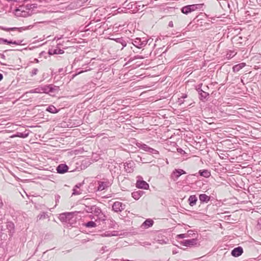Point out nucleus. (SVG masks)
Instances as JSON below:
<instances>
[{"label": "nucleus", "mask_w": 261, "mask_h": 261, "mask_svg": "<svg viewBox=\"0 0 261 261\" xmlns=\"http://www.w3.org/2000/svg\"><path fill=\"white\" fill-rule=\"evenodd\" d=\"M35 8L36 4H23L16 7L14 14L17 17H28L32 14L33 10Z\"/></svg>", "instance_id": "nucleus-1"}, {"label": "nucleus", "mask_w": 261, "mask_h": 261, "mask_svg": "<svg viewBox=\"0 0 261 261\" xmlns=\"http://www.w3.org/2000/svg\"><path fill=\"white\" fill-rule=\"evenodd\" d=\"M203 6V4H193L187 5L183 7L181 9V12L185 14H188L192 12L195 11L197 10L200 9Z\"/></svg>", "instance_id": "nucleus-2"}, {"label": "nucleus", "mask_w": 261, "mask_h": 261, "mask_svg": "<svg viewBox=\"0 0 261 261\" xmlns=\"http://www.w3.org/2000/svg\"><path fill=\"white\" fill-rule=\"evenodd\" d=\"M149 41V39H147L145 38H137L134 40H132V43L136 48L141 49L144 47L147 44Z\"/></svg>", "instance_id": "nucleus-3"}, {"label": "nucleus", "mask_w": 261, "mask_h": 261, "mask_svg": "<svg viewBox=\"0 0 261 261\" xmlns=\"http://www.w3.org/2000/svg\"><path fill=\"white\" fill-rule=\"evenodd\" d=\"M125 205L122 203L116 201L112 205V210L115 212H120L125 208Z\"/></svg>", "instance_id": "nucleus-4"}, {"label": "nucleus", "mask_w": 261, "mask_h": 261, "mask_svg": "<svg viewBox=\"0 0 261 261\" xmlns=\"http://www.w3.org/2000/svg\"><path fill=\"white\" fill-rule=\"evenodd\" d=\"M180 244L185 246L192 247L197 245V239L196 238H194L192 239L185 240L181 241Z\"/></svg>", "instance_id": "nucleus-5"}, {"label": "nucleus", "mask_w": 261, "mask_h": 261, "mask_svg": "<svg viewBox=\"0 0 261 261\" xmlns=\"http://www.w3.org/2000/svg\"><path fill=\"white\" fill-rule=\"evenodd\" d=\"M30 28H32L31 25H29L27 27H20V28H5L4 27L0 26V29L5 31L9 32L10 31H16L18 30L19 32H21L22 31L26 30L27 29H29Z\"/></svg>", "instance_id": "nucleus-6"}, {"label": "nucleus", "mask_w": 261, "mask_h": 261, "mask_svg": "<svg viewBox=\"0 0 261 261\" xmlns=\"http://www.w3.org/2000/svg\"><path fill=\"white\" fill-rule=\"evenodd\" d=\"M5 227H6L7 232L9 236L11 237L15 232V226L13 222H8L6 223Z\"/></svg>", "instance_id": "nucleus-7"}, {"label": "nucleus", "mask_w": 261, "mask_h": 261, "mask_svg": "<svg viewBox=\"0 0 261 261\" xmlns=\"http://www.w3.org/2000/svg\"><path fill=\"white\" fill-rule=\"evenodd\" d=\"M202 84L199 86L197 89V91L199 95V98L201 100H204L205 99H207L209 97V93L204 91L202 89H201V87Z\"/></svg>", "instance_id": "nucleus-8"}, {"label": "nucleus", "mask_w": 261, "mask_h": 261, "mask_svg": "<svg viewBox=\"0 0 261 261\" xmlns=\"http://www.w3.org/2000/svg\"><path fill=\"white\" fill-rule=\"evenodd\" d=\"M136 187L139 189L147 190L149 189V185L144 180L138 179L136 184Z\"/></svg>", "instance_id": "nucleus-9"}, {"label": "nucleus", "mask_w": 261, "mask_h": 261, "mask_svg": "<svg viewBox=\"0 0 261 261\" xmlns=\"http://www.w3.org/2000/svg\"><path fill=\"white\" fill-rule=\"evenodd\" d=\"M68 169V166L65 164H61L56 168L57 173L60 174H64L67 172Z\"/></svg>", "instance_id": "nucleus-10"}, {"label": "nucleus", "mask_w": 261, "mask_h": 261, "mask_svg": "<svg viewBox=\"0 0 261 261\" xmlns=\"http://www.w3.org/2000/svg\"><path fill=\"white\" fill-rule=\"evenodd\" d=\"M243 253V249L242 247L239 246L234 248L231 250V254L234 257H239Z\"/></svg>", "instance_id": "nucleus-11"}, {"label": "nucleus", "mask_w": 261, "mask_h": 261, "mask_svg": "<svg viewBox=\"0 0 261 261\" xmlns=\"http://www.w3.org/2000/svg\"><path fill=\"white\" fill-rule=\"evenodd\" d=\"M186 172L182 169H175L172 174V176L174 180H176L182 174H186Z\"/></svg>", "instance_id": "nucleus-12"}, {"label": "nucleus", "mask_w": 261, "mask_h": 261, "mask_svg": "<svg viewBox=\"0 0 261 261\" xmlns=\"http://www.w3.org/2000/svg\"><path fill=\"white\" fill-rule=\"evenodd\" d=\"M124 168L127 173H131L134 170V163L133 161H129L124 164Z\"/></svg>", "instance_id": "nucleus-13"}, {"label": "nucleus", "mask_w": 261, "mask_h": 261, "mask_svg": "<svg viewBox=\"0 0 261 261\" xmlns=\"http://www.w3.org/2000/svg\"><path fill=\"white\" fill-rule=\"evenodd\" d=\"M98 186L97 187V190L99 191H101L103 190H105L107 188L109 187L111 185V184L109 181H99L98 182Z\"/></svg>", "instance_id": "nucleus-14"}, {"label": "nucleus", "mask_w": 261, "mask_h": 261, "mask_svg": "<svg viewBox=\"0 0 261 261\" xmlns=\"http://www.w3.org/2000/svg\"><path fill=\"white\" fill-rule=\"evenodd\" d=\"M71 215L70 213H65L61 214L59 215V218L62 222H67L70 219V217Z\"/></svg>", "instance_id": "nucleus-15"}, {"label": "nucleus", "mask_w": 261, "mask_h": 261, "mask_svg": "<svg viewBox=\"0 0 261 261\" xmlns=\"http://www.w3.org/2000/svg\"><path fill=\"white\" fill-rule=\"evenodd\" d=\"M126 3L123 4V5H125L126 8L128 9H133V11H138L140 10L139 8H138V5L137 3H130L127 5H125Z\"/></svg>", "instance_id": "nucleus-16"}, {"label": "nucleus", "mask_w": 261, "mask_h": 261, "mask_svg": "<svg viewBox=\"0 0 261 261\" xmlns=\"http://www.w3.org/2000/svg\"><path fill=\"white\" fill-rule=\"evenodd\" d=\"M89 210H90V213H93L96 216L102 213L101 209L99 207H98L95 205L92 206L90 208Z\"/></svg>", "instance_id": "nucleus-17"}, {"label": "nucleus", "mask_w": 261, "mask_h": 261, "mask_svg": "<svg viewBox=\"0 0 261 261\" xmlns=\"http://www.w3.org/2000/svg\"><path fill=\"white\" fill-rule=\"evenodd\" d=\"M96 217V219H95V222H96V223H98L99 224H100V222H102L103 224L105 223V221L107 219V216L103 213L97 215Z\"/></svg>", "instance_id": "nucleus-18"}, {"label": "nucleus", "mask_w": 261, "mask_h": 261, "mask_svg": "<svg viewBox=\"0 0 261 261\" xmlns=\"http://www.w3.org/2000/svg\"><path fill=\"white\" fill-rule=\"evenodd\" d=\"M64 53L63 49L60 48H51L48 50V54L50 55H57V54H63Z\"/></svg>", "instance_id": "nucleus-19"}, {"label": "nucleus", "mask_w": 261, "mask_h": 261, "mask_svg": "<svg viewBox=\"0 0 261 261\" xmlns=\"http://www.w3.org/2000/svg\"><path fill=\"white\" fill-rule=\"evenodd\" d=\"M153 224V221L150 219H146L141 225V227L143 228H148L152 226Z\"/></svg>", "instance_id": "nucleus-20"}, {"label": "nucleus", "mask_w": 261, "mask_h": 261, "mask_svg": "<svg viewBox=\"0 0 261 261\" xmlns=\"http://www.w3.org/2000/svg\"><path fill=\"white\" fill-rule=\"evenodd\" d=\"M199 198L201 203H207L211 199L210 197L205 194H200Z\"/></svg>", "instance_id": "nucleus-21"}, {"label": "nucleus", "mask_w": 261, "mask_h": 261, "mask_svg": "<svg viewBox=\"0 0 261 261\" xmlns=\"http://www.w3.org/2000/svg\"><path fill=\"white\" fill-rule=\"evenodd\" d=\"M114 40L118 44H120L121 45L122 47L121 49L122 50L124 47H125L127 45V42L125 41V40L122 38H118L116 39H114Z\"/></svg>", "instance_id": "nucleus-22"}, {"label": "nucleus", "mask_w": 261, "mask_h": 261, "mask_svg": "<svg viewBox=\"0 0 261 261\" xmlns=\"http://www.w3.org/2000/svg\"><path fill=\"white\" fill-rule=\"evenodd\" d=\"M144 193L143 191H134L132 193V197L136 200L139 199Z\"/></svg>", "instance_id": "nucleus-23"}, {"label": "nucleus", "mask_w": 261, "mask_h": 261, "mask_svg": "<svg viewBox=\"0 0 261 261\" xmlns=\"http://www.w3.org/2000/svg\"><path fill=\"white\" fill-rule=\"evenodd\" d=\"M198 173L201 176L205 178L209 177L211 175L210 171L207 169L200 170Z\"/></svg>", "instance_id": "nucleus-24"}, {"label": "nucleus", "mask_w": 261, "mask_h": 261, "mask_svg": "<svg viewBox=\"0 0 261 261\" xmlns=\"http://www.w3.org/2000/svg\"><path fill=\"white\" fill-rule=\"evenodd\" d=\"M188 201L189 204L193 206L196 204L197 201V198L195 195H191L188 199Z\"/></svg>", "instance_id": "nucleus-25"}, {"label": "nucleus", "mask_w": 261, "mask_h": 261, "mask_svg": "<svg viewBox=\"0 0 261 261\" xmlns=\"http://www.w3.org/2000/svg\"><path fill=\"white\" fill-rule=\"evenodd\" d=\"M23 40H17V41H12V40H8L6 39L3 38V43H7L8 44H15V45H20L22 42Z\"/></svg>", "instance_id": "nucleus-26"}, {"label": "nucleus", "mask_w": 261, "mask_h": 261, "mask_svg": "<svg viewBox=\"0 0 261 261\" xmlns=\"http://www.w3.org/2000/svg\"><path fill=\"white\" fill-rule=\"evenodd\" d=\"M246 64L245 63H241L234 65L233 67V71L235 72L239 71L241 69L245 67Z\"/></svg>", "instance_id": "nucleus-27"}, {"label": "nucleus", "mask_w": 261, "mask_h": 261, "mask_svg": "<svg viewBox=\"0 0 261 261\" xmlns=\"http://www.w3.org/2000/svg\"><path fill=\"white\" fill-rule=\"evenodd\" d=\"M46 111L53 114L57 113L59 110L54 106H49L47 109Z\"/></svg>", "instance_id": "nucleus-28"}, {"label": "nucleus", "mask_w": 261, "mask_h": 261, "mask_svg": "<svg viewBox=\"0 0 261 261\" xmlns=\"http://www.w3.org/2000/svg\"><path fill=\"white\" fill-rule=\"evenodd\" d=\"M59 90V87L53 85H49V93H55L58 92Z\"/></svg>", "instance_id": "nucleus-29"}, {"label": "nucleus", "mask_w": 261, "mask_h": 261, "mask_svg": "<svg viewBox=\"0 0 261 261\" xmlns=\"http://www.w3.org/2000/svg\"><path fill=\"white\" fill-rule=\"evenodd\" d=\"M85 226L87 227L92 228L97 226L96 222L90 221L85 224Z\"/></svg>", "instance_id": "nucleus-30"}, {"label": "nucleus", "mask_w": 261, "mask_h": 261, "mask_svg": "<svg viewBox=\"0 0 261 261\" xmlns=\"http://www.w3.org/2000/svg\"><path fill=\"white\" fill-rule=\"evenodd\" d=\"M48 218V216L47 214V213L42 212L40 213L38 216H37V221L45 219L46 218Z\"/></svg>", "instance_id": "nucleus-31"}, {"label": "nucleus", "mask_w": 261, "mask_h": 261, "mask_svg": "<svg viewBox=\"0 0 261 261\" xmlns=\"http://www.w3.org/2000/svg\"><path fill=\"white\" fill-rule=\"evenodd\" d=\"M29 135V131L26 130L23 133H17V136L18 137L25 138H27Z\"/></svg>", "instance_id": "nucleus-32"}, {"label": "nucleus", "mask_w": 261, "mask_h": 261, "mask_svg": "<svg viewBox=\"0 0 261 261\" xmlns=\"http://www.w3.org/2000/svg\"><path fill=\"white\" fill-rule=\"evenodd\" d=\"M42 87V93H49V85H45Z\"/></svg>", "instance_id": "nucleus-33"}, {"label": "nucleus", "mask_w": 261, "mask_h": 261, "mask_svg": "<svg viewBox=\"0 0 261 261\" xmlns=\"http://www.w3.org/2000/svg\"><path fill=\"white\" fill-rule=\"evenodd\" d=\"M7 230H6V227L2 225H0V234L2 237L3 234H7Z\"/></svg>", "instance_id": "nucleus-34"}, {"label": "nucleus", "mask_w": 261, "mask_h": 261, "mask_svg": "<svg viewBox=\"0 0 261 261\" xmlns=\"http://www.w3.org/2000/svg\"><path fill=\"white\" fill-rule=\"evenodd\" d=\"M116 236V234L115 233V231H113L112 232H110L109 231H107L105 232L103 234H102V236L104 237H111V236Z\"/></svg>", "instance_id": "nucleus-35"}, {"label": "nucleus", "mask_w": 261, "mask_h": 261, "mask_svg": "<svg viewBox=\"0 0 261 261\" xmlns=\"http://www.w3.org/2000/svg\"><path fill=\"white\" fill-rule=\"evenodd\" d=\"M30 93H42V87L35 88L34 90H32L30 92Z\"/></svg>", "instance_id": "nucleus-36"}, {"label": "nucleus", "mask_w": 261, "mask_h": 261, "mask_svg": "<svg viewBox=\"0 0 261 261\" xmlns=\"http://www.w3.org/2000/svg\"><path fill=\"white\" fill-rule=\"evenodd\" d=\"M195 231L193 230H189L187 231V233H186L187 235V237H191V236H195L197 235L196 233L194 232Z\"/></svg>", "instance_id": "nucleus-37"}, {"label": "nucleus", "mask_w": 261, "mask_h": 261, "mask_svg": "<svg viewBox=\"0 0 261 261\" xmlns=\"http://www.w3.org/2000/svg\"><path fill=\"white\" fill-rule=\"evenodd\" d=\"M81 193H82L81 190H80V189L77 190V189H76H76L73 188L72 195H80Z\"/></svg>", "instance_id": "nucleus-38"}, {"label": "nucleus", "mask_w": 261, "mask_h": 261, "mask_svg": "<svg viewBox=\"0 0 261 261\" xmlns=\"http://www.w3.org/2000/svg\"><path fill=\"white\" fill-rule=\"evenodd\" d=\"M150 147L146 144H142L140 146V148L144 150V151H147L149 149Z\"/></svg>", "instance_id": "nucleus-39"}, {"label": "nucleus", "mask_w": 261, "mask_h": 261, "mask_svg": "<svg viewBox=\"0 0 261 261\" xmlns=\"http://www.w3.org/2000/svg\"><path fill=\"white\" fill-rule=\"evenodd\" d=\"M38 72V70L37 68H33L31 72V76H33L34 75L37 74Z\"/></svg>", "instance_id": "nucleus-40"}, {"label": "nucleus", "mask_w": 261, "mask_h": 261, "mask_svg": "<svg viewBox=\"0 0 261 261\" xmlns=\"http://www.w3.org/2000/svg\"><path fill=\"white\" fill-rule=\"evenodd\" d=\"M147 152L152 153V154H158V151L154 149H153L152 148H149V149L148 150Z\"/></svg>", "instance_id": "nucleus-41"}, {"label": "nucleus", "mask_w": 261, "mask_h": 261, "mask_svg": "<svg viewBox=\"0 0 261 261\" xmlns=\"http://www.w3.org/2000/svg\"><path fill=\"white\" fill-rule=\"evenodd\" d=\"M185 238H188L186 233L179 234L176 236L177 239H183Z\"/></svg>", "instance_id": "nucleus-42"}, {"label": "nucleus", "mask_w": 261, "mask_h": 261, "mask_svg": "<svg viewBox=\"0 0 261 261\" xmlns=\"http://www.w3.org/2000/svg\"><path fill=\"white\" fill-rule=\"evenodd\" d=\"M177 151L178 152L180 153L181 154H184L186 153L185 151L181 148H177Z\"/></svg>", "instance_id": "nucleus-43"}, {"label": "nucleus", "mask_w": 261, "mask_h": 261, "mask_svg": "<svg viewBox=\"0 0 261 261\" xmlns=\"http://www.w3.org/2000/svg\"><path fill=\"white\" fill-rule=\"evenodd\" d=\"M178 102L179 104L180 105L184 103V99H182V98H181L180 97V98H178Z\"/></svg>", "instance_id": "nucleus-44"}, {"label": "nucleus", "mask_w": 261, "mask_h": 261, "mask_svg": "<svg viewBox=\"0 0 261 261\" xmlns=\"http://www.w3.org/2000/svg\"><path fill=\"white\" fill-rule=\"evenodd\" d=\"M143 58H144V57L143 56H140V55L136 56L134 57L135 59H143Z\"/></svg>", "instance_id": "nucleus-45"}, {"label": "nucleus", "mask_w": 261, "mask_h": 261, "mask_svg": "<svg viewBox=\"0 0 261 261\" xmlns=\"http://www.w3.org/2000/svg\"><path fill=\"white\" fill-rule=\"evenodd\" d=\"M82 184L81 183H79V184H76V185L75 186V187H74V188H75V189H76H76H80V187L82 186Z\"/></svg>", "instance_id": "nucleus-46"}, {"label": "nucleus", "mask_w": 261, "mask_h": 261, "mask_svg": "<svg viewBox=\"0 0 261 261\" xmlns=\"http://www.w3.org/2000/svg\"><path fill=\"white\" fill-rule=\"evenodd\" d=\"M55 198H56V201L57 203V202L59 201L60 196L59 195H56Z\"/></svg>", "instance_id": "nucleus-47"}, {"label": "nucleus", "mask_w": 261, "mask_h": 261, "mask_svg": "<svg viewBox=\"0 0 261 261\" xmlns=\"http://www.w3.org/2000/svg\"><path fill=\"white\" fill-rule=\"evenodd\" d=\"M169 26L170 27H173V23L172 21H170L169 23Z\"/></svg>", "instance_id": "nucleus-48"}, {"label": "nucleus", "mask_w": 261, "mask_h": 261, "mask_svg": "<svg viewBox=\"0 0 261 261\" xmlns=\"http://www.w3.org/2000/svg\"><path fill=\"white\" fill-rule=\"evenodd\" d=\"M258 225L260 226V227L261 228V219H258Z\"/></svg>", "instance_id": "nucleus-49"}, {"label": "nucleus", "mask_w": 261, "mask_h": 261, "mask_svg": "<svg viewBox=\"0 0 261 261\" xmlns=\"http://www.w3.org/2000/svg\"><path fill=\"white\" fill-rule=\"evenodd\" d=\"M1 57L4 60H5L6 58V57L4 54H1Z\"/></svg>", "instance_id": "nucleus-50"}, {"label": "nucleus", "mask_w": 261, "mask_h": 261, "mask_svg": "<svg viewBox=\"0 0 261 261\" xmlns=\"http://www.w3.org/2000/svg\"><path fill=\"white\" fill-rule=\"evenodd\" d=\"M187 97V94H183L182 96H181V98H182V99H184V98H186Z\"/></svg>", "instance_id": "nucleus-51"}, {"label": "nucleus", "mask_w": 261, "mask_h": 261, "mask_svg": "<svg viewBox=\"0 0 261 261\" xmlns=\"http://www.w3.org/2000/svg\"><path fill=\"white\" fill-rule=\"evenodd\" d=\"M3 79V75L2 73H0V81H1Z\"/></svg>", "instance_id": "nucleus-52"}, {"label": "nucleus", "mask_w": 261, "mask_h": 261, "mask_svg": "<svg viewBox=\"0 0 261 261\" xmlns=\"http://www.w3.org/2000/svg\"><path fill=\"white\" fill-rule=\"evenodd\" d=\"M4 44L3 43V38H0V44Z\"/></svg>", "instance_id": "nucleus-53"}, {"label": "nucleus", "mask_w": 261, "mask_h": 261, "mask_svg": "<svg viewBox=\"0 0 261 261\" xmlns=\"http://www.w3.org/2000/svg\"><path fill=\"white\" fill-rule=\"evenodd\" d=\"M62 1L60 3V4H65L66 2H64V1L65 0H61Z\"/></svg>", "instance_id": "nucleus-54"}, {"label": "nucleus", "mask_w": 261, "mask_h": 261, "mask_svg": "<svg viewBox=\"0 0 261 261\" xmlns=\"http://www.w3.org/2000/svg\"><path fill=\"white\" fill-rule=\"evenodd\" d=\"M34 61L36 62V63H39V60L37 59H34Z\"/></svg>", "instance_id": "nucleus-55"}, {"label": "nucleus", "mask_w": 261, "mask_h": 261, "mask_svg": "<svg viewBox=\"0 0 261 261\" xmlns=\"http://www.w3.org/2000/svg\"><path fill=\"white\" fill-rule=\"evenodd\" d=\"M63 71V68H60L59 69V72L60 73Z\"/></svg>", "instance_id": "nucleus-56"}, {"label": "nucleus", "mask_w": 261, "mask_h": 261, "mask_svg": "<svg viewBox=\"0 0 261 261\" xmlns=\"http://www.w3.org/2000/svg\"><path fill=\"white\" fill-rule=\"evenodd\" d=\"M0 63H1V64H2V65H6V64H4V63H2V62H0Z\"/></svg>", "instance_id": "nucleus-57"}, {"label": "nucleus", "mask_w": 261, "mask_h": 261, "mask_svg": "<svg viewBox=\"0 0 261 261\" xmlns=\"http://www.w3.org/2000/svg\"><path fill=\"white\" fill-rule=\"evenodd\" d=\"M82 242H83V243H85L87 242V241L86 240H82Z\"/></svg>", "instance_id": "nucleus-58"}, {"label": "nucleus", "mask_w": 261, "mask_h": 261, "mask_svg": "<svg viewBox=\"0 0 261 261\" xmlns=\"http://www.w3.org/2000/svg\"><path fill=\"white\" fill-rule=\"evenodd\" d=\"M176 253H177V252L176 251H174V250L173 251V254H175Z\"/></svg>", "instance_id": "nucleus-59"}, {"label": "nucleus", "mask_w": 261, "mask_h": 261, "mask_svg": "<svg viewBox=\"0 0 261 261\" xmlns=\"http://www.w3.org/2000/svg\"><path fill=\"white\" fill-rule=\"evenodd\" d=\"M83 72H84L83 70L80 71L79 72V74L81 73H82Z\"/></svg>", "instance_id": "nucleus-60"}, {"label": "nucleus", "mask_w": 261, "mask_h": 261, "mask_svg": "<svg viewBox=\"0 0 261 261\" xmlns=\"http://www.w3.org/2000/svg\"><path fill=\"white\" fill-rule=\"evenodd\" d=\"M140 7H141V5H138V8H139L140 9Z\"/></svg>", "instance_id": "nucleus-61"}, {"label": "nucleus", "mask_w": 261, "mask_h": 261, "mask_svg": "<svg viewBox=\"0 0 261 261\" xmlns=\"http://www.w3.org/2000/svg\"><path fill=\"white\" fill-rule=\"evenodd\" d=\"M133 51H134V53H137V52H138L137 51H136V50H133Z\"/></svg>", "instance_id": "nucleus-62"}, {"label": "nucleus", "mask_w": 261, "mask_h": 261, "mask_svg": "<svg viewBox=\"0 0 261 261\" xmlns=\"http://www.w3.org/2000/svg\"><path fill=\"white\" fill-rule=\"evenodd\" d=\"M69 7V5H68L67 6H66V8L67 9V8H68Z\"/></svg>", "instance_id": "nucleus-63"}, {"label": "nucleus", "mask_w": 261, "mask_h": 261, "mask_svg": "<svg viewBox=\"0 0 261 261\" xmlns=\"http://www.w3.org/2000/svg\"><path fill=\"white\" fill-rule=\"evenodd\" d=\"M111 221L112 223H114V221H112V220H111Z\"/></svg>", "instance_id": "nucleus-64"}]
</instances>
